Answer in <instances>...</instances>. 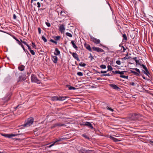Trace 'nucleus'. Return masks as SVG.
<instances>
[{"instance_id": "13", "label": "nucleus", "mask_w": 153, "mask_h": 153, "mask_svg": "<svg viewBox=\"0 0 153 153\" xmlns=\"http://www.w3.org/2000/svg\"><path fill=\"white\" fill-rule=\"evenodd\" d=\"M67 97H58V100L63 101L65 99V98H67Z\"/></svg>"}, {"instance_id": "48", "label": "nucleus", "mask_w": 153, "mask_h": 153, "mask_svg": "<svg viewBox=\"0 0 153 153\" xmlns=\"http://www.w3.org/2000/svg\"><path fill=\"white\" fill-rule=\"evenodd\" d=\"M37 4L38 5L37 7L38 8H39L40 7V4L39 2H38L37 3Z\"/></svg>"}, {"instance_id": "60", "label": "nucleus", "mask_w": 153, "mask_h": 153, "mask_svg": "<svg viewBox=\"0 0 153 153\" xmlns=\"http://www.w3.org/2000/svg\"><path fill=\"white\" fill-rule=\"evenodd\" d=\"M28 49H29V50L30 51V50H31V48L30 47V46H29L28 47Z\"/></svg>"}, {"instance_id": "41", "label": "nucleus", "mask_w": 153, "mask_h": 153, "mask_svg": "<svg viewBox=\"0 0 153 153\" xmlns=\"http://www.w3.org/2000/svg\"><path fill=\"white\" fill-rule=\"evenodd\" d=\"M13 38H14V39H15L16 41H17V42H18V43L19 44V45H20V43H21V42H20L19 41L18 39H17L15 37V36H14L13 37Z\"/></svg>"}, {"instance_id": "31", "label": "nucleus", "mask_w": 153, "mask_h": 153, "mask_svg": "<svg viewBox=\"0 0 153 153\" xmlns=\"http://www.w3.org/2000/svg\"><path fill=\"white\" fill-rule=\"evenodd\" d=\"M133 69L136 71L137 72H138L139 73H140V72L139 70L137 68H134Z\"/></svg>"}, {"instance_id": "32", "label": "nucleus", "mask_w": 153, "mask_h": 153, "mask_svg": "<svg viewBox=\"0 0 153 153\" xmlns=\"http://www.w3.org/2000/svg\"><path fill=\"white\" fill-rule=\"evenodd\" d=\"M100 67L102 69H105L106 66L105 65H102L100 66Z\"/></svg>"}, {"instance_id": "23", "label": "nucleus", "mask_w": 153, "mask_h": 153, "mask_svg": "<svg viewBox=\"0 0 153 153\" xmlns=\"http://www.w3.org/2000/svg\"><path fill=\"white\" fill-rule=\"evenodd\" d=\"M143 72L145 74H146V75H147L148 76H149V75L150 74L149 73V72L148 70H147V71H144L143 70Z\"/></svg>"}, {"instance_id": "62", "label": "nucleus", "mask_w": 153, "mask_h": 153, "mask_svg": "<svg viewBox=\"0 0 153 153\" xmlns=\"http://www.w3.org/2000/svg\"><path fill=\"white\" fill-rule=\"evenodd\" d=\"M138 64L139 65H140V66H141V65H141V64L140 63V62H139V63H138Z\"/></svg>"}, {"instance_id": "17", "label": "nucleus", "mask_w": 153, "mask_h": 153, "mask_svg": "<svg viewBox=\"0 0 153 153\" xmlns=\"http://www.w3.org/2000/svg\"><path fill=\"white\" fill-rule=\"evenodd\" d=\"M130 72L131 73H133V74H134V75L136 76H139V74L140 73H139L138 72H136L135 71H132V70H131L130 71Z\"/></svg>"}, {"instance_id": "45", "label": "nucleus", "mask_w": 153, "mask_h": 153, "mask_svg": "<svg viewBox=\"0 0 153 153\" xmlns=\"http://www.w3.org/2000/svg\"><path fill=\"white\" fill-rule=\"evenodd\" d=\"M116 63L118 65H120L121 64L119 60H117L116 61Z\"/></svg>"}, {"instance_id": "2", "label": "nucleus", "mask_w": 153, "mask_h": 153, "mask_svg": "<svg viewBox=\"0 0 153 153\" xmlns=\"http://www.w3.org/2000/svg\"><path fill=\"white\" fill-rule=\"evenodd\" d=\"M34 119L32 117L28 119L27 122L24 125V126H29L31 125L33 123Z\"/></svg>"}, {"instance_id": "29", "label": "nucleus", "mask_w": 153, "mask_h": 153, "mask_svg": "<svg viewBox=\"0 0 153 153\" xmlns=\"http://www.w3.org/2000/svg\"><path fill=\"white\" fill-rule=\"evenodd\" d=\"M123 37L124 39L126 40V41L127 40V37L126 36V35L125 34H123Z\"/></svg>"}, {"instance_id": "15", "label": "nucleus", "mask_w": 153, "mask_h": 153, "mask_svg": "<svg viewBox=\"0 0 153 153\" xmlns=\"http://www.w3.org/2000/svg\"><path fill=\"white\" fill-rule=\"evenodd\" d=\"M60 53V51L58 50L57 48H56L55 49V52L54 54L56 55H58Z\"/></svg>"}, {"instance_id": "35", "label": "nucleus", "mask_w": 153, "mask_h": 153, "mask_svg": "<svg viewBox=\"0 0 153 153\" xmlns=\"http://www.w3.org/2000/svg\"><path fill=\"white\" fill-rule=\"evenodd\" d=\"M106 108L108 110H109L113 112L114 111V110L112 109H111V108H109L108 106H107L106 107Z\"/></svg>"}, {"instance_id": "37", "label": "nucleus", "mask_w": 153, "mask_h": 153, "mask_svg": "<svg viewBox=\"0 0 153 153\" xmlns=\"http://www.w3.org/2000/svg\"><path fill=\"white\" fill-rule=\"evenodd\" d=\"M77 74L79 76H83V74L81 72H78L77 73Z\"/></svg>"}, {"instance_id": "1", "label": "nucleus", "mask_w": 153, "mask_h": 153, "mask_svg": "<svg viewBox=\"0 0 153 153\" xmlns=\"http://www.w3.org/2000/svg\"><path fill=\"white\" fill-rule=\"evenodd\" d=\"M31 80L32 82H35L39 84L41 83V81L37 78L36 76L33 74L31 75Z\"/></svg>"}, {"instance_id": "33", "label": "nucleus", "mask_w": 153, "mask_h": 153, "mask_svg": "<svg viewBox=\"0 0 153 153\" xmlns=\"http://www.w3.org/2000/svg\"><path fill=\"white\" fill-rule=\"evenodd\" d=\"M42 39L45 42H47V40L45 38L44 36H42Z\"/></svg>"}, {"instance_id": "12", "label": "nucleus", "mask_w": 153, "mask_h": 153, "mask_svg": "<svg viewBox=\"0 0 153 153\" xmlns=\"http://www.w3.org/2000/svg\"><path fill=\"white\" fill-rule=\"evenodd\" d=\"M52 59L54 63H57L58 59L56 56H53L52 58Z\"/></svg>"}, {"instance_id": "22", "label": "nucleus", "mask_w": 153, "mask_h": 153, "mask_svg": "<svg viewBox=\"0 0 153 153\" xmlns=\"http://www.w3.org/2000/svg\"><path fill=\"white\" fill-rule=\"evenodd\" d=\"M19 69L21 71H23L24 69V66L23 65H21L18 67Z\"/></svg>"}, {"instance_id": "56", "label": "nucleus", "mask_w": 153, "mask_h": 153, "mask_svg": "<svg viewBox=\"0 0 153 153\" xmlns=\"http://www.w3.org/2000/svg\"><path fill=\"white\" fill-rule=\"evenodd\" d=\"M135 62L136 63L137 65L139 63V61L137 60H135Z\"/></svg>"}, {"instance_id": "50", "label": "nucleus", "mask_w": 153, "mask_h": 153, "mask_svg": "<svg viewBox=\"0 0 153 153\" xmlns=\"http://www.w3.org/2000/svg\"><path fill=\"white\" fill-rule=\"evenodd\" d=\"M130 84L134 86V82H130Z\"/></svg>"}, {"instance_id": "51", "label": "nucleus", "mask_w": 153, "mask_h": 153, "mask_svg": "<svg viewBox=\"0 0 153 153\" xmlns=\"http://www.w3.org/2000/svg\"><path fill=\"white\" fill-rule=\"evenodd\" d=\"M32 45H33V48H35V47H36V45H35V44L34 42H32Z\"/></svg>"}, {"instance_id": "10", "label": "nucleus", "mask_w": 153, "mask_h": 153, "mask_svg": "<svg viewBox=\"0 0 153 153\" xmlns=\"http://www.w3.org/2000/svg\"><path fill=\"white\" fill-rule=\"evenodd\" d=\"M71 53L72 54V56L75 59H76L78 61H79L80 60L78 57V55L76 53Z\"/></svg>"}, {"instance_id": "26", "label": "nucleus", "mask_w": 153, "mask_h": 153, "mask_svg": "<svg viewBox=\"0 0 153 153\" xmlns=\"http://www.w3.org/2000/svg\"><path fill=\"white\" fill-rule=\"evenodd\" d=\"M65 34L66 36L70 37H72V35L69 33H66Z\"/></svg>"}, {"instance_id": "55", "label": "nucleus", "mask_w": 153, "mask_h": 153, "mask_svg": "<svg viewBox=\"0 0 153 153\" xmlns=\"http://www.w3.org/2000/svg\"><path fill=\"white\" fill-rule=\"evenodd\" d=\"M90 57H91V60H92L93 59V56H92L91 55V54H90V56H89V58H90Z\"/></svg>"}, {"instance_id": "20", "label": "nucleus", "mask_w": 153, "mask_h": 153, "mask_svg": "<svg viewBox=\"0 0 153 153\" xmlns=\"http://www.w3.org/2000/svg\"><path fill=\"white\" fill-rule=\"evenodd\" d=\"M60 37H61L60 36H54L53 37V38L56 40H59Z\"/></svg>"}, {"instance_id": "21", "label": "nucleus", "mask_w": 153, "mask_h": 153, "mask_svg": "<svg viewBox=\"0 0 153 153\" xmlns=\"http://www.w3.org/2000/svg\"><path fill=\"white\" fill-rule=\"evenodd\" d=\"M51 100L52 101H57L58 100V96H54L52 97Z\"/></svg>"}, {"instance_id": "4", "label": "nucleus", "mask_w": 153, "mask_h": 153, "mask_svg": "<svg viewBox=\"0 0 153 153\" xmlns=\"http://www.w3.org/2000/svg\"><path fill=\"white\" fill-rule=\"evenodd\" d=\"M92 48L93 50L96 51L98 52H104V51L102 49L95 47H93Z\"/></svg>"}, {"instance_id": "27", "label": "nucleus", "mask_w": 153, "mask_h": 153, "mask_svg": "<svg viewBox=\"0 0 153 153\" xmlns=\"http://www.w3.org/2000/svg\"><path fill=\"white\" fill-rule=\"evenodd\" d=\"M120 77L121 78H126V79H128V76H125L123 75H120Z\"/></svg>"}, {"instance_id": "57", "label": "nucleus", "mask_w": 153, "mask_h": 153, "mask_svg": "<svg viewBox=\"0 0 153 153\" xmlns=\"http://www.w3.org/2000/svg\"><path fill=\"white\" fill-rule=\"evenodd\" d=\"M137 59V57H134L132 59H134V60H135H135H137V59Z\"/></svg>"}, {"instance_id": "58", "label": "nucleus", "mask_w": 153, "mask_h": 153, "mask_svg": "<svg viewBox=\"0 0 153 153\" xmlns=\"http://www.w3.org/2000/svg\"><path fill=\"white\" fill-rule=\"evenodd\" d=\"M55 143H54L50 145L49 146V147H51L52 146H53L54 144Z\"/></svg>"}, {"instance_id": "25", "label": "nucleus", "mask_w": 153, "mask_h": 153, "mask_svg": "<svg viewBox=\"0 0 153 153\" xmlns=\"http://www.w3.org/2000/svg\"><path fill=\"white\" fill-rule=\"evenodd\" d=\"M86 64L82 62H81L79 64V65L81 66L85 67L86 66Z\"/></svg>"}, {"instance_id": "7", "label": "nucleus", "mask_w": 153, "mask_h": 153, "mask_svg": "<svg viewBox=\"0 0 153 153\" xmlns=\"http://www.w3.org/2000/svg\"><path fill=\"white\" fill-rule=\"evenodd\" d=\"M20 134H3V136L7 137L8 138H10L12 137H15L18 135Z\"/></svg>"}, {"instance_id": "36", "label": "nucleus", "mask_w": 153, "mask_h": 153, "mask_svg": "<svg viewBox=\"0 0 153 153\" xmlns=\"http://www.w3.org/2000/svg\"><path fill=\"white\" fill-rule=\"evenodd\" d=\"M129 58H130V57H128V56H126L124 57L121 59L123 60H126V59H129Z\"/></svg>"}, {"instance_id": "11", "label": "nucleus", "mask_w": 153, "mask_h": 153, "mask_svg": "<svg viewBox=\"0 0 153 153\" xmlns=\"http://www.w3.org/2000/svg\"><path fill=\"white\" fill-rule=\"evenodd\" d=\"M65 29V26L63 25H61L59 26V30L61 33L63 32Z\"/></svg>"}, {"instance_id": "40", "label": "nucleus", "mask_w": 153, "mask_h": 153, "mask_svg": "<svg viewBox=\"0 0 153 153\" xmlns=\"http://www.w3.org/2000/svg\"><path fill=\"white\" fill-rule=\"evenodd\" d=\"M50 41L55 43L56 44H57V42H56V41H54V40H53L52 39H51L50 40Z\"/></svg>"}, {"instance_id": "5", "label": "nucleus", "mask_w": 153, "mask_h": 153, "mask_svg": "<svg viewBox=\"0 0 153 153\" xmlns=\"http://www.w3.org/2000/svg\"><path fill=\"white\" fill-rule=\"evenodd\" d=\"M91 39L92 41L96 44H99L100 42V41L99 39H97L94 37L91 36Z\"/></svg>"}, {"instance_id": "3", "label": "nucleus", "mask_w": 153, "mask_h": 153, "mask_svg": "<svg viewBox=\"0 0 153 153\" xmlns=\"http://www.w3.org/2000/svg\"><path fill=\"white\" fill-rule=\"evenodd\" d=\"M141 116V115L140 114L134 113L132 115L131 118L134 120H137L138 118Z\"/></svg>"}, {"instance_id": "52", "label": "nucleus", "mask_w": 153, "mask_h": 153, "mask_svg": "<svg viewBox=\"0 0 153 153\" xmlns=\"http://www.w3.org/2000/svg\"><path fill=\"white\" fill-rule=\"evenodd\" d=\"M21 42L24 43L25 45H26L27 44V43L25 41H22V40H21Z\"/></svg>"}, {"instance_id": "63", "label": "nucleus", "mask_w": 153, "mask_h": 153, "mask_svg": "<svg viewBox=\"0 0 153 153\" xmlns=\"http://www.w3.org/2000/svg\"><path fill=\"white\" fill-rule=\"evenodd\" d=\"M19 105H18V106L16 108V109L17 108H18Z\"/></svg>"}, {"instance_id": "49", "label": "nucleus", "mask_w": 153, "mask_h": 153, "mask_svg": "<svg viewBox=\"0 0 153 153\" xmlns=\"http://www.w3.org/2000/svg\"><path fill=\"white\" fill-rule=\"evenodd\" d=\"M38 31L39 34H40L41 33V29L40 27L38 28Z\"/></svg>"}, {"instance_id": "43", "label": "nucleus", "mask_w": 153, "mask_h": 153, "mask_svg": "<svg viewBox=\"0 0 153 153\" xmlns=\"http://www.w3.org/2000/svg\"><path fill=\"white\" fill-rule=\"evenodd\" d=\"M111 75L110 74H102L101 76H110Z\"/></svg>"}, {"instance_id": "59", "label": "nucleus", "mask_w": 153, "mask_h": 153, "mask_svg": "<svg viewBox=\"0 0 153 153\" xmlns=\"http://www.w3.org/2000/svg\"><path fill=\"white\" fill-rule=\"evenodd\" d=\"M123 48V51L124 52L126 50V49L123 46H122Z\"/></svg>"}, {"instance_id": "54", "label": "nucleus", "mask_w": 153, "mask_h": 153, "mask_svg": "<svg viewBox=\"0 0 153 153\" xmlns=\"http://www.w3.org/2000/svg\"><path fill=\"white\" fill-rule=\"evenodd\" d=\"M13 18L14 19H16V16L15 14L13 15Z\"/></svg>"}, {"instance_id": "44", "label": "nucleus", "mask_w": 153, "mask_h": 153, "mask_svg": "<svg viewBox=\"0 0 153 153\" xmlns=\"http://www.w3.org/2000/svg\"><path fill=\"white\" fill-rule=\"evenodd\" d=\"M124 71H119L118 74H120V75H122L123 74H124Z\"/></svg>"}, {"instance_id": "24", "label": "nucleus", "mask_w": 153, "mask_h": 153, "mask_svg": "<svg viewBox=\"0 0 153 153\" xmlns=\"http://www.w3.org/2000/svg\"><path fill=\"white\" fill-rule=\"evenodd\" d=\"M108 70L107 71H111L113 70V68H112V67L110 65H108L107 66Z\"/></svg>"}, {"instance_id": "19", "label": "nucleus", "mask_w": 153, "mask_h": 153, "mask_svg": "<svg viewBox=\"0 0 153 153\" xmlns=\"http://www.w3.org/2000/svg\"><path fill=\"white\" fill-rule=\"evenodd\" d=\"M91 151L90 150H86L85 149H82L80 151V153L81 152H82V153H84L86 152H88V151Z\"/></svg>"}, {"instance_id": "34", "label": "nucleus", "mask_w": 153, "mask_h": 153, "mask_svg": "<svg viewBox=\"0 0 153 153\" xmlns=\"http://www.w3.org/2000/svg\"><path fill=\"white\" fill-rule=\"evenodd\" d=\"M82 136L88 140H89L90 139L89 137L85 134H83L82 135Z\"/></svg>"}, {"instance_id": "38", "label": "nucleus", "mask_w": 153, "mask_h": 153, "mask_svg": "<svg viewBox=\"0 0 153 153\" xmlns=\"http://www.w3.org/2000/svg\"><path fill=\"white\" fill-rule=\"evenodd\" d=\"M68 88H69V90H72V89L75 90L76 89V88L74 87H72V86L69 87Z\"/></svg>"}, {"instance_id": "39", "label": "nucleus", "mask_w": 153, "mask_h": 153, "mask_svg": "<svg viewBox=\"0 0 153 153\" xmlns=\"http://www.w3.org/2000/svg\"><path fill=\"white\" fill-rule=\"evenodd\" d=\"M98 73L100 74V73H102V74H105L107 72V71H101L100 72H98Z\"/></svg>"}, {"instance_id": "14", "label": "nucleus", "mask_w": 153, "mask_h": 153, "mask_svg": "<svg viewBox=\"0 0 153 153\" xmlns=\"http://www.w3.org/2000/svg\"><path fill=\"white\" fill-rule=\"evenodd\" d=\"M85 48L88 50L90 51H92L91 49L90 46L89 45L85 44Z\"/></svg>"}, {"instance_id": "8", "label": "nucleus", "mask_w": 153, "mask_h": 153, "mask_svg": "<svg viewBox=\"0 0 153 153\" xmlns=\"http://www.w3.org/2000/svg\"><path fill=\"white\" fill-rule=\"evenodd\" d=\"M84 123H83V125L84 126H88L90 128H91L92 129L93 128V127L92 126V124L90 122H84Z\"/></svg>"}, {"instance_id": "42", "label": "nucleus", "mask_w": 153, "mask_h": 153, "mask_svg": "<svg viewBox=\"0 0 153 153\" xmlns=\"http://www.w3.org/2000/svg\"><path fill=\"white\" fill-rule=\"evenodd\" d=\"M30 53L32 54L33 55H35V52L33 50H32L31 49L30 50Z\"/></svg>"}, {"instance_id": "46", "label": "nucleus", "mask_w": 153, "mask_h": 153, "mask_svg": "<svg viewBox=\"0 0 153 153\" xmlns=\"http://www.w3.org/2000/svg\"><path fill=\"white\" fill-rule=\"evenodd\" d=\"M46 25L48 26V27H50L51 26V24L49 23L48 22H46Z\"/></svg>"}, {"instance_id": "9", "label": "nucleus", "mask_w": 153, "mask_h": 153, "mask_svg": "<svg viewBox=\"0 0 153 153\" xmlns=\"http://www.w3.org/2000/svg\"><path fill=\"white\" fill-rule=\"evenodd\" d=\"M66 126L65 124H62L60 123H55L53 125V126H52V128L56 127L57 126Z\"/></svg>"}, {"instance_id": "28", "label": "nucleus", "mask_w": 153, "mask_h": 153, "mask_svg": "<svg viewBox=\"0 0 153 153\" xmlns=\"http://www.w3.org/2000/svg\"><path fill=\"white\" fill-rule=\"evenodd\" d=\"M64 139L63 138H58L56 140V141L54 142V143H56V142H58L59 141H61L62 140Z\"/></svg>"}, {"instance_id": "64", "label": "nucleus", "mask_w": 153, "mask_h": 153, "mask_svg": "<svg viewBox=\"0 0 153 153\" xmlns=\"http://www.w3.org/2000/svg\"><path fill=\"white\" fill-rule=\"evenodd\" d=\"M150 142L152 143H153V141H150Z\"/></svg>"}, {"instance_id": "61", "label": "nucleus", "mask_w": 153, "mask_h": 153, "mask_svg": "<svg viewBox=\"0 0 153 153\" xmlns=\"http://www.w3.org/2000/svg\"><path fill=\"white\" fill-rule=\"evenodd\" d=\"M63 12L62 11H61V12L60 13V15H62V13H63Z\"/></svg>"}, {"instance_id": "53", "label": "nucleus", "mask_w": 153, "mask_h": 153, "mask_svg": "<svg viewBox=\"0 0 153 153\" xmlns=\"http://www.w3.org/2000/svg\"><path fill=\"white\" fill-rule=\"evenodd\" d=\"M21 46V47H22V48H23V49H24V51H25V48L24 46V45L22 44H21V43H20V45Z\"/></svg>"}, {"instance_id": "18", "label": "nucleus", "mask_w": 153, "mask_h": 153, "mask_svg": "<svg viewBox=\"0 0 153 153\" xmlns=\"http://www.w3.org/2000/svg\"><path fill=\"white\" fill-rule=\"evenodd\" d=\"M71 43L72 44L73 47L74 48L76 49H77L78 48V47L76 45L75 43L73 41H72L71 42Z\"/></svg>"}, {"instance_id": "30", "label": "nucleus", "mask_w": 153, "mask_h": 153, "mask_svg": "<svg viewBox=\"0 0 153 153\" xmlns=\"http://www.w3.org/2000/svg\"><path fill=\"white\" fill-rule=\"evenodd\" d=\"M141 66H142V67L143 68L144 70H145L146 71H147V70L148 69H147V68H146V67L143 64H142V65Z\"/></svg>"}, {"instance_id": "16", "label": "nucleus", "mask_w": 153, "mask_h": 153, "mask_svg": "<svg viewBox=\"0 0 153 153\" xmlns=\"http://www.w3.org/2000/svg\"><path fill=\"white\" fill-rule=\"evenodd\" d=\"M109 137L111 140H113L114 142H116L118 141H120V140H118L117 139L112 137L111 136H110Z\"/></svg>"}, {"instance_id": "6", "label": "nucleus", "mask_w": 153, "mask_h": 153, "mask_svg": "<svg viewBox=\"0 0 153 153\" xmlns=\"http://www.w3.org/2000/svg\"><path fill=\"white\" fill-rule=\"evenodd\" d=\"M109 85L111 87L113 88L114 89L118 91H120L121 90V89L115 85L110 84Z\"/></svg>"}, {"instance_id": "47", "label": "nucleus", "mask_w": 153, "mask_h": 153, "mask_svg": "<svg viewBox=\"0 0 153 153\" xmlns=\"http://www.w3.org/2000/svg\"><path fill=\"white\" fill-rule=\"evenodd\" d=\"M112 72L115 74H118L119 73V71H112Z\"/></svg>"}]
</instances>
